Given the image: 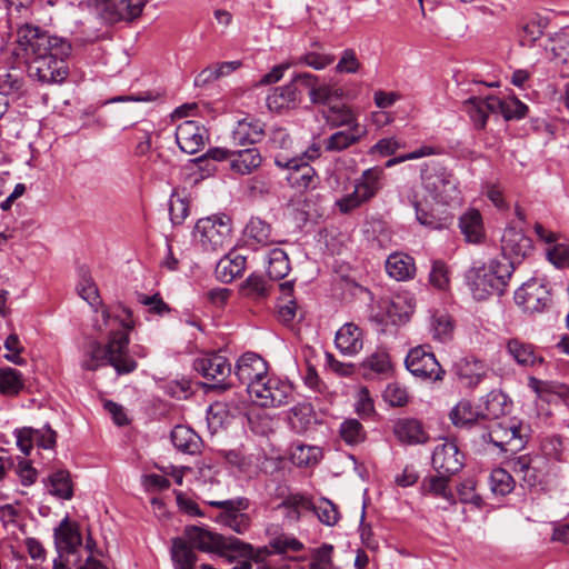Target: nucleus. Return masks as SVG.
I'll use <instances>...</instances> for the list:
<instances>
[{"label":"nucleus","instance_id":"1","mask_svg":"<svg viewBox=\"0 0 569 569\" xmlns=\"http://www.w3.org/2000/svg\"><path fill=\"white\" fill-rule=\"evenodd\" d=\"M17 54L24 59L29 76L42 83H61L69 70L66 58L71 44L62 38L50 36L38 27L21 26L17 31Z\"/></svg>","mask_w":569,"mask_h":569},{"label":"nucleus","instance_id":"2","mask_svg":"<svg viewBox=\"0 0 569 569\" xmlns=\"http://www.w3.org/2000/svg\"><path fill=\"white\" fill-rule=\"evenodd\" d=\"M124 317L111 313L108 308L101 311V320L96 319L93 328L99 333L108 332V342L102 346L93 340L89 343L82 367L97 370L102 365L112 366L118 375H127L136 370L137 362L128 355L129 332L134 327L132 311L119 305Z\"/></svg>","mask_w":569,"mask_h":569},{"label":"nucleus","instance_id":"3","mask_svg":"<svg viewBox=\"0 0 569 569\" xmlns=\"http://www.w3.org/2000/svg\"><path fill=\"white\" fill-rule=\"evenodd\" d=\"M183 538L172 540L171 556L176 569H194L197 556L193 549L204 552H217L230 558L231 548L242 552L251 548L236 537H224L196 526L184 529Z\"/></svg>","mask_w":569,"mask_h":569},{"label":"nucleus","instance_id":"4","mask_svg":"<svg viewBox=\"0 0 569 569\" xmlns=\"http://www.w3.org/2000/svg\"><path fill=\"white\" fill-rule=\"evenodd\" d=\"M513 272V262L507 258L491 259L468 272V286L472 297L486 300L489 297H500L506 291Z\"/></svg>","mask_w":569,"mask_h":569},{"label":"nucleus","instance_id":"5","mask_svg":"<svg viewBox=\"0 0 569 569\" xmlns=\"http://www.w3.org/2000/svg\"><path fill=\"white\" fill-rule=\"evenodd\" d=\"M231 219L224 214L201 218L194 227V237L206 251H226L232 246Z\"/></svg>","mask_w":569,"mask_h":569},{"label":"nucleus","instance_id":"6","mask_svg":"<svg viewBox=\"0 0 569 569\" xmlns=\"http://www.w3.org/2000/svg\"><path fill=\"white\" fill-rule=\"evenodd\" d=\"M208 503L221 510L217 516V521L220 525L228 527L238 535H243L249 531L252 518L247 513L250 507L248 498L238 497L229 500H212Z\"/></svg>","mask_w":569,"mask_h":569},{"label":"nucleus","instance_id":"7","mask_svg":"<svg viewBox=\"0 0 569 569\" xmlns=\"http://www.w3.org/2000/svg\"><path fill=\"white\" fill-rule=\"evenodd\" d=\"M274 163L277 167L289 171L287 176L288 183L300 192L316 189L320 182L315 168L307 161H302V159L297 157L286 158L282 154H278L274 157Z\"/></svg>","mask_w":569,"mask_h":569},{"label":"nucleus","instance_id":"8","mask_svg":"<svg viewBox=\"0 0 569 569\" xmlns=\"http://www.w3.org/2000/svg\"><path fill=\"white\" fill-rule=\"evenodd\" d=\"M521 427L512 420H493L481 433L483 441L491 442L503 451H518L525 446Z\"/></svg>","mask_w":569,"mask_h":569},{"label":"nucleus","instance_id":"9","mask_svg":"<svg viewBox=\"0 0 569 569\" xmlns=\"http://www.w3.org/2000/svg\"><path fill=\"white\" fill-rule=\"evenodd\" d=\"M407 369L416 377L441 381L446 371L441 368L436 356L425 346L412 348L406 358Z\"/></svg>","mask_w":569,"mask_h":569},{"label":"nucleus","instance_id":"10","mask_svg":"<svg viewBox=\"0 0 569 569\" xmlns=\"http://www.w3.org/2000/svg\"><path fill=\"white\" fill-rule=\"evenodd\" d=\"M291 386L272 378L251 383L250 398L261 407H279L287 403Z\"/></svg>","mask_w":569,"mask_h":569},{"label":"nucleus","instance_id":"11","mask_svg":"<svg viewBox=\"0 0 569 569\" xmlns=\"http://www.w3.org/2000/svg\"><path fill=\"white\" fill-rule=\"evenodd\" d=\"M408 200L416 211L418 222L430 229L441 230L449 228L453 222V214L446 208H429L428 202L418 197L415 190L408 193Z\"/></svg>","mask_w":569,"mask_h":569},{"label":"nucleus","instance_id":"12","mask_svg":"<svg viewBox=\"0 0 569 569\" xmlns=\"http://www.w3.org/2000/svg\"><path fill=\"white\" fill-rule=\"evenodd\" d=\"M515 301L526 312H542L551 303V293L543 283L532 280L523 283L515 292Z\"/></svg>","mask_w":569,"mask_h":569},{"label":"nucleus","instance_id":"13","mask_svg":"<svg viewBox=\"0 0 569 569\" xmlns=\"http://www.w3.org/2000/svg\"><path fill=\"white\" fill-rule=\"evenodd\" d=\"M148 0H101L100 14L108 23L133 21L139 18Z\"/></svg>","mask_w":569,"mask_h":569},{"label":"nucleus","instance_id":"14","mask_svg":"<svg viewBox=\"0 0 569 569\" xmlns=\"http://www.w3.org/2000/svg\"><path fill=\"white\" fill-rule=\"evenodd\" d=\"M193 368L203 378L216 381L212 388L224 390L229 387L224 383V380L231 373V366L226 357L218 353L206 355L194 360Z\"/></svg>","mask_w":569,"mask_h":569},{"label":"nucleus","instance_id":"15","mask_svg":"<svg viewBox=\"0 0 569 569\" xmlns=\"http://www.w3.org/2000/svg\"><path fill=\"white\" fill-rule=\"evenodd\" d=\"M267 362L254 352L242 355L234 368V375L242 385L247 386L250 395L251 383L261 382L267 378Z\"/></svg>","mask_w":569,"mask_h":569},{"label":"nucleus","instance_id":"16","mask_svg":"<svg viewBox=\"0 0 569 569\" xmlns=\"http://www.w3.org/2000/svg\"><path fill=\"white\" fill-rule=\"evenodd\" d=\"M54 546L60 558L77 553L82 546L80 527L76 521L66 517L61 520L53 532Z\"/></svg>","mask_w":569,"mask_h":569},{"label":"nucleus","instance_id":"17","mask_svg":"<svg viewBox=\"0 0 569 569\" xmlns=\"http://www.w3.org/2000/svg\"><path fill=\"white\" fill-rule=\"evenodd\" d=\"M432 466L438 472L452 476L463 467V455L453 441H446L435 448Z\"/></svg>","mask_w":569,"mask_h":569},{"label":"nucleus","instance_id":"18","mask_svg":"<svg viewBox=\"0 0 569 569\" xmlns=\"http://www.w3.org/2000/svg\"><path fill=\"white\" fill-rule=\"evenodd\" d=\"M207 139V130L192 120L180 123L176 130V141L179 148L189 154L200 151Z\"/></svg>","mask_w":569,"mask_h":569},{"label":"nucleus","instance_id":"19","mask_svg":"<svg viewBox=\"0 0 569 569\" xmlns=\"http://www.w3.org/2000/svg\"><path fill=\"white\" fill-rule=\"evenodd\" d=\"M492 100L496 97L488 96L486 98L472 96L463 101L462 109L468 114L476 130H483L490 113H496V106Z\"/></svg>","mask_w":569,"mask_h":569},{"label":"nucleus","instance_id":"20","mask_svg":"<svg viewBox=\"0 0 569 569\" xmlns=\"http://www.w3.org/2000/svg\"><path fill=\"white\" fill-rule=\"evenodd\" d=\"M393 435L403 445H423L429 440L421 421L416 418H399L393 422Z\"/></svg>","mask_w":569,"mask_h":569},{"label":"nucleus","instance_id":"21","mask_svg":"<svg viewBox=\"0 0 569 569\" xmlns=\"http://www.w3.org/2000/svg\"><path fill=\"white\" fill-rule=\"evenodd\" d=\"M503 258L523 259L532 250V241L521 230L509 227L501 238Z\"/></svg>","mask_w":569,"mask_h":569},{"label":"nucleus","instance_id":"22","mask_svg":"<svg viewBox=\"0 0 569 569\" xmlns=\"http://www.w3.org/2000/svg\"><path fill=\"white\" fill-rule=\"evenodd\" d=\"M422 181L427 190L433 193L436 199L448 203L457 199L458 190L453 177L443 170L435 174L422 176Z\"/></svg>","mask_w":569,"mask_h":569},{"label":"nucleus","instance_id":"23","mask_svg":"<svg viewBox=\"0 0 569 569\" xmlns=\"http://www.w3.org/2000/svg\"><path fill=\"white\" fill-rule=\"evenodd\" d=\"M367 136V129L362 124H355L352 128L339 130L323 140V148L327 152H341L351 146L359 143Z\"/></svg>","mask_w":569,"mask_h":569},{"label":"nucleus","instance_id":"24","mask_svg":"<svg viewBox=\"0 0 569 569\" xmlns=\"http://www.w3.org/2000/svg\"><path fill=\"white\" fill-rule=\"evenodd\" d=\"M301 102V90L296 89L291 82L274 88L267 97V106L270 111L281 113L295 109Z\"/></svg>","mask_w":569,"mask_h":569},{"label":"nucleus","instance_id":"25","mask_svg":"<svg viewBox=\"0 0 569 569\" xmlns=\"http://www.w3.org/2000/svg\"><path fill=\"white\" fill-rule=\"evenodd\" d=\"M488 370V365L475 357H465L455 365L458 379L467 387L478 386L486 378Z\"/></svg>","mask_w":569,"mask_h":569},{"label":"nucleus","instance_id":"26","mask_svg":"<svg viewBox=\"0 0 569 569\" xmlns=\"http://www.w3.org/2000/svg\"><path fill=\"white\" fill-rule=\"evenodd\" d=\"M538 462V458H533L530 455H521L510 458L507 461V466L513 473L520 477L523 485L532 488L541 482Z\"/></svg>","mask_w":569,"mask_h":569},{"label":"nucleus","instance_id":"27","mask_svg":"<svg viewBox=\"0 0 569 569\" xmlns=\"http://www.w3.org/2000/svg\"><path fill=\"white\" fill-rule=\"evenodd\" d=\"M383 169L380 167H372L362 172L359 179L356 180L355 191L367 202L373 199L379 190L382 188Z\"/></svg>","mask_w":569,"mask_h":569},{"label":"nucleus","instance_id":"28","mask_svg":"<svg viewBox=\"0 0 569 569\" xmlns=\"http://www.w3.org/2000/svg\"><path fill=\"white\" fill-rule=\"evenodd\" d=\"M416 270L413 258L407 253L395 252L386 260L387 273L397 281L412 279L416 274Z\"/></svg>","mask_w":569,"mask_h":569},{"label":"nucleus","instance_id":"29","mask_svg":"<svg viewBox=\"0 0 569 569\" xmlns=\"http://www.w3.org/2000/svg\"><path fill=\"white\" fill-rule=\"evenodd\" d=\"M230 160V169L239 174H249L256 170L262 161L261 154L257 148H244L233 150Z\"/></svg>","mask_w":569,"mask_h":569},{"label":"nucleus","instance_id":"30","mask_svg":"<svg viewBox=\"0 0 569 569\" xmlns=\"http://www.w3.org/2000/svg\"><path fill=\"white\" fill-rule=\"evenodd\" d=\"M459 228L469 243H480L485 239L482 217L476 209H471L460 217Z\"/></svg>","mask_w":569,"mask_h":569},{"label":"nucleus","instance_id":"31","mask_svg":"<svg viewBox=\"0 0 569 569\" xmlns=\"http://www.w3.org/2000/svg\"><path fill=\"white\" fill-rule=\"evenodd\" d=\"M335 342L343 353H357L362 349V332L355 323H346L338 330Z\"/></svg>","mask_w":569,"mask_h":569},{"label":"nucleus","instance_id":"32","mask_svg":"<svg viewBox=\"0 0 569 569\" xmlns=\"http://www.w3.org/2000/svg\"><path fill=\"white\" fill-rule=\"evenodd\" d=\"M171 441L181 452L196 455L200 452L201 438L189 427L176 426L171 431Z\"/></svg>","mask_w":569,"mask_h":569},{"label":"nucleus","instance_id":"33","mask_svg":"<svg viewBox=\"0 0 569 569\" xmlns=\"http://www.w3.org/2000/svg\"><path fill=\"white\" fill-rule=\"evenodd\" d=\"M317 422L313 407L309 402H300L291 409L289 423L297 433H306Z\"/></svg>","mask_w":569,"mask_h":569},{"label":"nucleus","instance_id":"34","mask_svg":"<svg viewBox=\"0 0 569 569\" xmlns=\"http://www.w3.org/2000/svg\"><path fill=\"white\" fill-rule=\"evenodd\" d=\"M322 459V449L318 446L295 443L291 447L290 460L299 468H310Z\"/></svg>","mask_w":569,"mask_h":569},{"label":"nucleus","instance_id":"35","mask_svg":"<svg viewBox=\"0 0 569 569\" xmlns=\"http://www.w3.org/2000/svg\"><path fill=\"white\" fill-rule=\"evenodd\" d=\"M507 350L520 366L528 367L542 362V358L536 355L533 346L519 339L509 340Z\"/></svg>","mask_w":569,"mask_h":569},{"label":"nucleus","instance_id":"36","mask_svg":"<svg viewBox=\"0 0 569 569\" xmlns=\"http://www.w3.org/2000/svg\"><path fill=\"white\" fill-rule=\"evenodd\" d=\"M279 290L281 292V299L288 300L279 305L278 316L282 323L290 325L296 319L299 311L296 300L292 299L293 283L291 281L279 283Z\"/></svg>","mask_w":569,"mask_h":569},{"label":"nucleus","instance_id":"37","mask_svg":"<svg viewBox=\"0 0 569 569\" xmlns=\"http://www.w3.org/2000/svg\"><path fill=\"white\" fill-rule=\"evenodd\" d=\"M262 136L263 130L259 122L252 123L243 120L238 123L232 138L236 146L246 147L259 142Z\"/></svg>","mask_w":569,"mask_h":569},{"label":"nucleus","instance_id":"38","mask_svg":"<svg viewBox=\"0 0 569 569\" xmlns=\"http://www.w3.org/2000/svg\"><path fill=\"white\" fill-rule=\"evenodd\" d=\"M48 480L50 495L63 500H70L72 498L73 487L69 471L62 469L57 470L49 476Z\"/></svg>","mask_w":569,"mask_h":569},{"label":"nucleus","instance_id":"39","mask_svg":"<svg viewBox=\"0 0 569 569\" xmlns=\"http://www.w3.org/2000/svg\"><path fill=\"white\" fill-rule=\"evenodd\" d=\"M246 267V258L237 256L233 259L223 257L216 267V274L222 282H230L240 277Z\"/></svg>","mask_w":569,"mask_h":569},{"label":"nucleus","instance_id":"40","mask_svg":"<svg viewBox=\"0 0 569 569\" xmlns=\"http://www.w3.org/2000/svg\"><path fill=\"white\" fill-rule=\"evenodd\" d=\"M451 476L442 472L438 475L426 477L422 480L421 488L425 492L431 493L436 497L443 498L448 501H453V495L448 487V482Z\"/></svg>","mask_w":569,"mask_h":569},{"label":"nucleus","instance_id":"41","mask_svg":"<svg viewBox=\"0 0 569 569\" xmlns=\"http://www.w3.org/2000/svg\"><path fill=\"white\" fill-rule=\"evenodd\" d=\"M288 254L279 248L272 249L268 254L267 273L272 280L283 279L290 271Z\"/></svg>","mask_w":569,"mask_h":569},{"label":"nucleus","instance_id":"42","mask_svg":"<svg viewBox=\"0 0 569 569\" xmlns=\"http://www.w3.org/2000/svg\"><path fill=\"white\" fill-rule=\"evenodd\" d=\"M327 123L332 128L348 127L352 128L355 124H360L353 111L347 106H330L323 112Z\"/></svg>","mask_w":569,"mask_h":569},{"label":"nucleus","instance_id":"43","mask_svg":"<svg viewBox=\"0 0 569 569\" xmlns=\"http://www.w3.org/2000/svg\"><path fill=\"white\" fill-rule=\"evenodd\" d=\"M496 106V113H501L505 120L522 119L528 112V107L518 98L492 100Z\"/></svg>","mask_w":569,"mask_h":569},{"label":"nucleus","instance_id":"44","mask_svg":"<svg viewBox=\"0 0 569 569\" xmlns=\"http://www.w3.org/2000/svg\"><path fill=\"white\" fill-rule=\"evenodd\" d=\"M508 407L507 396L501 391L492 390L486 397L485 409L481 416L493 421L505 415Z\"/></svg>","mask_w":569,"mask_h":569},{"label":"nucleus","instance_id":"45","mask_svg":"<svg viewBox=\"0 0 569 569\" xmlns=\"http://www.w3.org/2000/svg\"><path fill=\"white\" fill-rule=\"evenodd\" d=\"M24 383L22 375L10 367L0 369V393L3 396L13 397L19 395L23 389Z\"/></svg>","mask_w":569,"mask_h":569},{"label":"nucleus","instance_id":"46","mask_svg":"<svg viewBox=\"0 0 569 569\" xmlns=\"http://www.w3.org/2000/svg\"><path fill=\"white\" fill-rule=\"evenodd\" d=\"M278 508L288 509V517L293 520H298L302 511L313 509L312 501L302 495H290L288 496Z\"/></svg>","mask_w":569,"mask_h":569},{"label":"nucleus","instance_id":"47","mask_svg":"<svg viewBox=\"0 0 569 569\" xmlns=\"http://www.w3.org/2000/svg\"><path fill=\"white\" fill-rule=\"evenodd\" d=\"M246 236L262 246L272 242L271 227L260 218H252L249 221L246 227Z\"/></svg>","mask_w":569,"mask_h":569},{"label":"nucleus","instance_id":"48","mask_svg":"<svg viewBox=\"0 0 569 569\" xmlns=\"http://www.w3.org/2000/svg\"><path fill=\"white\" fill-rule=\"evenodd\" d=\"M515 480L512 476L502 468L492 470L490 475V487L493 493L506 496L515 488Z\"/></svg>","mask_w":569,"mask_h":569},{"label":"nucleus","instance_id":"49","mask_svg":"<svg viewBox=\"0 0 569 569\" xmlns=\"http://www.w3.org/2000/svg\"><path fill=\"white\" fill-rule=\"evenodd\" d=\"M342 440L350 445H358L366 439V431L362 425L357 419L345 420L339 430Z\"/></svg>","mask_w":569,"mask_h":569},{"label":"nucleus","instance_id":"50","mask_svg":"<svg viewBox=\"0 0 569 569\" xmlns=\"http://www.w3.org/2000/svg\"><path fill=\"white\" fill-rule=\"evenodd\" d=\"M553 57L567 62L569 60V26L561 28L550 38Z\"/></svg>","mask_w":569,"mask_h":569},{"label":"nucleus","instance_id":"51","mask_svg":"<svg viewBox=\"0 0 569 569\" xmlns=\"http://www.w3.org/2000/svg\"><path fill=\"white\" fill-rule=\"evenodd\" d=\"M479 413L473 410L470 401L461 400L450 412V419L455 426H466L476 421Z\"/></svg>","mask_w":569,"mask_h":569},{"label":"nucleus","instance_id":"52","mask_svg":"<svg viewBox=\"0 0 569 569\" xmlns=\"http://www.w3.org/2000/svg\"><path fill=\"white\" fill-rule=\"evenodd\" d=\"M362 367L376 373H387L392 368L390 357L383 349H378L366 358L362 362Z\"/></svg>","mask_w":569,"mask_h":569},{"label":"nucleus","instance_id":"53","mask_svg":"<svg viewBox=\"0 0 569 569\" xmlns=\"http://www.w3.org/2000/svg\"><path fill=\"white\" fill-rule=\"evenodd\" d=\"M335 61V56L329 53H319L316 51L307 52L293 62L295 66H308L315 70H322Z\"/></svg>","mask_w":569,"mask_h":569},{"label":"nucleus","instance_id":"54","mask_svg":"<svg viewBox=\"0 0 569 569\" xmlns=\"http://www.w3.org/2000/svg\"><path fill=\"white\" fill-rule=\"evenodd\" d=\"M341 97V89H335L329 84L319 83L318 80L315 87V91L310 97V101L315 104H328L330 107L333 99H340Z\"/></svg>","mask_w":569,"mask_h":569},{"label":"nucleus","instance_id":"55","mask_svg":"<svg viewBox=\"0 0 569 569\" xmlns=\"http://www.w3.org/2000/svg\"><path fill=\"white\" fill-rule=\"evenodd\" d=\"M430 283L438 290H446L450 283L448 266L441 260H435L429 273Z\"/></svg>","mask_w":569,"mask_h":569},{"label":"nucleus","instance_id":"56","mask_svg":"<svg viewBox=\"0 0 569 569\" xmlns=\"http://www.w3.org/2000/svg\"><path fill=\"white\" fill-rule=\"evenodd\" d=\"M452 330L453 325L448 316L442 315L433 318L431 323V333L433 339L440 342H446L451 339Z\"/></svg>","mask_w":569,"mask_h":569},{"label":"nucleus","instance_id":"57","mask_svg":"<svg viewBox=\"0 0 569 569\" xmlns=\"http://www.w3.org/2000/svg\"><path fill=\"white\" fill-rule=\"evenodd\" d=\"M269 546L276 553L298 552L303 549L302 542L288 535H280L271 539Z\"/></svg>","mask_w":569,"mask_h":569},{"label":"nucleus","instance_id":"58","mask_svg":"<svg viewBox=\"0 0 569 569\" xmlns=\"http://www.w3.org/2000/svg\"><path fill=\"white\" fill-rule=\"evenodd\" d=\"M333 548L330 545H322L316 549L310 562V569H340L332 563Z\"/></svg>","mask_w":569,"mask_h":569},{"label":"nucleus","instance_id":"59","mask_svg":"<svg viewBox=\"0 0 569 569\" xmlns=\"http://www.w3.org/2000/svg\"><path fill=\"white\" fill-rule=\"evenodd\" d=\"M311 511H313L317 515L318 519L327 526H333L339 520L338 509L329 500H323L318 506L313 505V509H311Z\"/></svg>","mask_w":569,"mask_h":569},{"label":"nucleus","instance_id":"60","mask_svg":"<svg viewBox=\"0 0 569 569\" xmlns=\"http://www.w3.org/2000/svg\"><path fill=\"white\" fill-rule=\"evenodd\" d=\"M169 213L173 224H181L189 214L188 201L172 194L170 198Z\"/></svg>","mask_w":569,"mask_h":569},{"label":"nucleus","instance_id":"61","mask_svg":"<svg viewBox=\"0 0 569 569\" xmlns=\"http://www.w3.org/2000/svg\"><path fill=\"white\" fill-rule=\"evenodd\" d=\"M23 88V79L13 72H8L0 76V92L8 98L9 94L21 92Z\"/></svg>","mask_w":569,"mask_h":569},{"label":"nucleus","instance_id":"62","mask_svg":"<svg viewBox=\"0 0 569 569\" xmlns=\"http://www.w3.org/2000/svg\"><path fill=\"white\" fill-rule=\"evenodd\" d=\"M383 398L392 407H402L408 402L407 390L398 383H389L383 392Z\"/></svg>","mask_w":569,"mask_h":569},{"label":"nucleus","instance_id":"63","mask_svg":"<svg viewBox=\"0 0 569 569\" xmlns=\"http://www.w3.org/2000/svg\"><path fill=\"white\" fill-rule=\"evenodd\" d=\"M547 23L542 20L531 21L523 26L522 28V37L521 44L522 46H532L536 40H538L542 34Z\"/></svg>","mask_w":569,"mask_h":569},{"label":"nucleus","instance_id":"64","mask_svg":"<svg viewBox=\"0 0 569 569\" xmlns=\"http://www.w3.org/2000/svg\"><path fill=\"white\" fill-rule=\"evenodd\" d=\"M360 66L356 52L352 49H347L337 63L336 71L339 73H356Z\"/></svg>","mask_w":569,"mask_h":569}]
</instances>
